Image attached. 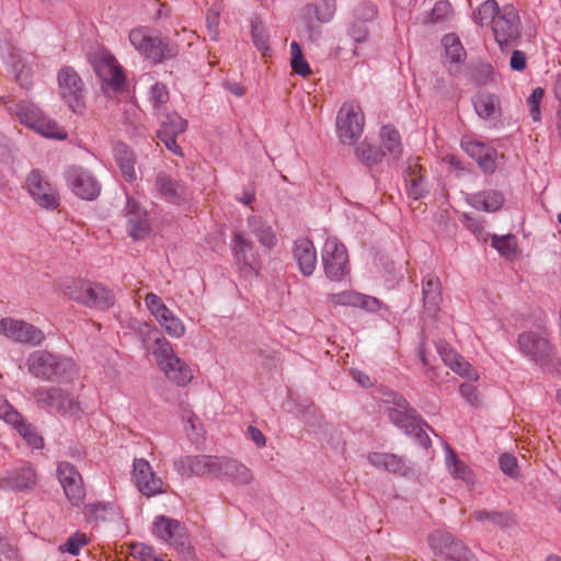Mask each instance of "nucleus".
I'll use <instances>...</instances> for the list:
<instances>
[{
	"instance_id": "f257e3e1",
	"label": "nucleus",
	"mask_w": 561,
	"mask_h": 561,
	"mask_svg": "<svg viewBox=\"0 0 561 561\" xmlns=\"http://www.w3.org/2000/svg\"><path fill=\"white\" fill-rule=\"evenodd\" d=\"M26 366L28 373L43 380H70L76 374V364L72 359L44 350L32 352Z\"/></svg>"
},
{
	"instance_id": "f03ea898",
	"label": "nucleus",
	"mask_w": 561,
	"mask_h": 561,
	"mask_svg": "<svg viewBox=\"0 0 561 561\" xmlns=\"http://www.w3.org/2000/svg\"><path fill=\"white\" fill-rule=\"evenodd\" d=\"M129 42L141 56L154 62L172 59L179 53L176 44L167 38L152 35L146 27L131 30L129 33Z\"/></svg>"
},
{
	"instance_id": "7ed1b4c3",
	"label": "nucleus",
	"mask_w": 561,
	"mask_h": 561,
	"mask_svg": "<svg viewBox=\"0 0 561 561\" xmlns=\"http://www.w3.org/2000/svg\"><path fill=\"white\" fill-rule=\"evenodd\" d=\"M388 417L407 435L413 436L420 446L424 448L431 446V439L424 431V426L428 427V425L416 415L404 398L396 397L393 399V407L388 409Z\"/></svg>"
},
{
	"instance_id": "20e7f679",
	"label": "nucleus",
	"mask_w": 561,
	"mask_h": 561,
	"mask_svg": "<svg viewBox=\"0 0 561 561\" xmlns=\"http://www.w3.org/2000/svg\"><path fill=\"white\" fill-rule=\"evenodd\" d=\"M25 188L32 199L41 208L55 210L60 204L57 186L51 183L47 174L38 169L32 170L25 179Z\"/></svg>"
},
{
	"instance_id": "39448f33",
	"label": "nucleus",
	"mask_w": 561,
	"mask_h": 561,
	"mask_svg": "<svg viewBox=\"0 0 561 561\" xmlns=\"http://www.w3.org/2000/svg\"><path fill=\"white\" fill-rule=\"evenodd\" d=\"M325 276L332 282H341L350 274L348 254L343 243L335 237H328L321 251Z\"/></svg>"
},
{
	"instance_id": "423d86ee",
	"label": "nucleus",
	"mask_w": 561,
	"mask_h": 561,
	"mask_svg": "<svg viewBox=\"0 0 561 561\" xmlns=\"http://www.w3.org/2000/svg\"><path fill=\"white\" fill-rule=\"evenodd\" d=\"M31 394L41 408L49 411L70 416H77L81 411L79 402L60 388L38 387Z\"/></svg>"
},
{
	"instance_id": "0eeeda50",
	"label": "nucleus",
	"mask_w": 561,
	"mask_h": 561,
	"mask_svg": "<svg viewBox=\"0 0 561 561\" xmlns=\"http://www.w3.org/2000/svg\"><path fill=\"white\" fill-rule=\"evenodd\" d=\"M231 252L234 263L244 278H253L259 275L261 267L260 256L254 243L247 238L244 232H233Z\"/></svg>"
},
{
	"instance_id": "6e6552de",
	"label": "nucleus",
	"mask_w": 561,
	"mask_h": 561,
	"mask_svg": "<svg viewBox=\"0 0 561 561\" xmlns=\"http://www.w3.org/2000/svg\"><path fill=\"white\" fill-rule=\"evenodd\" d=\"M517 344L519 352L529 360L541 367L549 363L553 346L546 329L522 332L517 337Z\"/></svg>"
},
{
	"instance_id": "1a4fd4ad",
	"label": "nucleus",
	"mask_w": 561,
	"mask_h": 561,
	"mask_svg": "<svg viewBox=\"0 0 561 561\" xmlns=\"http://www.w3.org/2000/svg\"><path fill=\"white\" fill-rule=\"evenodd\" d=\"M495 42L502 50L516 46L520 38V19L514 5L502 7L501 14L492 25Z\"/></svg>"
},
{
	"instance_id": "9d476101",
	"label": "nucleus",
	"mask_w": 561,
	"mask_h": 561,
	"mask_svg": "<svg viewBox=\"0 0 561 561\" xmlns=\"http://www.w3.org/2000/svg\"><path fill=\"white\" fill-rule=\"evenodd\" d=\"M91 61L105 92H119L123 90L125 76L122 67L112 54L99 51L93 55Z\"/></svg>"
},
{
	"instance_id": "9b49d317",
	"label": "nucleus",
	"mask_w": 561,
	"mask_h": 561,
	"mask_svg": "<svg viewBox=\"0 0 561 561\" xmlns=\"http://www.w3.org/2000/svg\"><path fill=\"white\" fill-rule=\"evenodd\" d=\"M364 115L360 106L354 101L345 102L337 113L336 129L343 144H352L360 137Z\"/></svg>"
},
{
	"instance_id": "f8f14e48",
	"label": "nucleus",
	"mask_w": 561,
	"mask_h": 561,
	"mask_svg": "<svg viewBox=\"0 0 561 561\" xmlns=\"http://www.w3.org/2000/svg\"><path fill=\"white\" fill-rule=\"evenodd\" d=\"M0 335L12 342L31 346H38L45 340L44 332L34 324L10 317L0 320Z\"/></svg>"
},
{
	"instance_id": "ddd939ff",
	"label": "nucleus",
	"mask_w": 561,
	"mask_h": 561,
	"mask_svg": "<svg viewBox=\"0 0 561 561\" xmlns=\"http://www.w3.org/2000/svg\"><path fill=\"white\" fill-rule=\"evenodd\" d=\"M57 79L61 99L75 113L81 112L84 107V88L78 72L71 67H62Z\"/></svg>"
},
{
	"instance_id": "4468645a",
	"label": "nucleus",
	"mask_w": 561,
	"mask_h": 561,
	"mask_svg": "<svg viewBox=\"0 0 561 561\" xmlns=\"http://www.w3.org/2000/svg\"><path fill=\"white\" fill-rule=\"evenodd\" d=\"M126 230L128 236L135 240H144L151 230L148 210L134 196L126 194L124 207Z\"/></svg>"
},
{
	"instance_id": "2eb2a0df",
	"label": "nucleus",
	"mask_w": 561,
	"mask_h": 561,
	"mask_svg": "<svg viewBox=\"0 0 561 561\" xmlns=\"http://www.w3.org/2000/svg\"><path fill=\"white\" fill-rule=\"evenodd\" d=\"M65 180L70 191L81 199L93 201L100 195V183L81 167H69L65 172Z\"/></svg>"
},
{
	"instance_id": "dca6fc26",
	"label": "nucleus",
	"mask_w": 561,
	"mask_h": 561,
	"mask_svg": "<svg viewBox=\"0 0 561 561\" xmlns=\"http://www.w3.org/2000/svg\"><path fill=\"white\" fill-rule=\"evenodd\" d=\"M218 463V456H183L174 461V469L179 474L183 477H201L207 474L216 478Z\"/></svg>"
},
{
	"instance_id": "f3484780",
	"label": "nucleus",
	"mask_w": 561,
	"mask_h": 561,
	"mask_svg": "<svg viewBox=\"0 0 561 561\" xmlns=\"http://www.w3.org/2000/svg\"><path fill=\"white\" fill-rule=\"evenodd\" d=\"M152 534L175 549H184L187 545L185 526L178 519L163 515L157 516L152 523Z\"/></svg>"
},
{
	"instance_id": "a211bd4d",
	"label": "nucleus",
	"mask_w": 561,
	"mask_h": 561,
	"mask_svg": "<svg viewBox=\"0 0 561 561\" xmlns=\"http://www.w3.org/2000/svg\"><path fill=\"white\" fill-rule=\"evenodd\" d=\"M133 481L139 492L147 497L164 492L162 479L153 472L150 462L144 458L134 459Z\"/></svg>"
},
{
	"instance_id": "6ab92c4d",
	"label": "nucleus",
	"mask_w": 561,
	"mask_h": 561,
	"mask_svg": "<svg viewBox=\"0 0 561 561\" xmlns=\"http://www.w3.org/2000/svg\"><path fill=\"white\" fill-rule=\"evenodd\" d=\"M57 477L68 501L75 506L80 505L85 496V491L81 474L75 466L67 461L59 462Z\"/></svg>"
},
{
	"instance_id": "aec40b11",
	"label": "nucleus",
	"mask_w": 561,
	"mask_h": 561,
	"mask_svg": "<svg viewBox=\"0 0 561 561\" xmlns=\"http://www.w3.org/2000/svg\"><path fill=\"white\" fill-rule=\"evenodd\" d=\"M157 195L173 205H184L191 199L190 190L164 172L157 173L153 184Z\"/></svg>"
},
{
	"instance_id": "412c9836",
	"label": "nucleus",
	"mask_w": 561,
	"mask_h": 561,
	"mask_svg": "<svg viewBox=\"0 0 561 561\" xmlns=\"http://www.w3.org/2000/svg\"><path fill=\"white\" fill-rule=\"evenodd\" d=\"M187 128V121L178 113H169L161 122L157 131L158 138L164 144L165 148L176 156H183L180 145L176 142L178 136L182 135Z\"/></svg>"
},
{
	"instance_id": "4be33fe9",
	"label": "nucleus",
	"mask_w": 561,
	"mask_h": 561,
	"mask_svg": "<svg viewBox=\"0 0 561 561\" xmlns=\"http://www.w3.org/2000/svg\"><path fill=\"white\" fill-rule=\"evenodd\" d=\"M461 148L477 161L484 173L492 174L496 170L497 151L493 147L478 140L462 139Z\"/></svg>"
},
{
	"instance_id": "5701e85b",
	"label": "nucleus",
	"mask_w": 561,
	"mask_h": 561,
	"mask_svg": "<svg viewBox=\"0 0 561 561\" xmlns=\"http://www.w3.org/2000/svg\"><path fill=\"white\" fill-rule=\"evenodd\" d=\"M329 300L334 306L356 307L368 312H377L382 307V302L376 297L364 295L355 290L330 294Z\"/></svg>"
},
{
	"instance_id": "b1692460",
	"label": "nucleus",
	"mask_w": 561,
	"mask_h": 561,
	"mask_svg": "<svg viewBox=\"0 0 561 561\" xmlns=\"http://www.w3.org/2000/svg\"><path fill=\"white\" fill-rule=\"evenodd\" d=\"M367 461L378 470L407 477L412 472L409 462L396 454L371 451L366 456Z\"/></svg>"
},
{
	"instance_id": "393cba45",
	"label": "nucleus",
	"mask_w": 561,
	"mask_h": 561,
	"mask_svg": "<svg viewBox=\"0 0 561 561\" xmlns=\"http://www.w3.org/2000/svg\"><path fill=\"white\" fill-rule=\"evenodd\" d=\"M216 479H227L238 485L250 484L253 480L251 470L237 459L219 457Z\"/></svg>"
},
{
	"instance_id": "a878e982",
	"label": "nucleus",
	"mask_w": 561,
	"mask_h": 561,
	"mask_svg": "<svg viewBox=\"0 0 561 561\" xmlns=\"http://www.w3.org/2000/svg\"><path fill=\"white\" fill-rule=\"evenodd\" d=\"M37 481L35 469L30 463L9 471L1 479V486L13 491L31 490Z\"/></svg>"
},
{
	"instance_id": "bb28decb",
	"label": "nucleus",
	"mask_w": 561,
	"mask_h": 561,
	"mask_svg": "<svg viewBox=\"0 0 561 561\" xmlns=\"http://www.w3.org/2000/svg\"><path fill=\"white\" fill-rule=\"evenodd\" d=\"M293 255L304 276H310L317 266V250L308 238L297 239L294 243Z\"/></svg>"
},
{
	"instance_id": "cd10ccee",
	"label": "nucleus",
	"mask_w": 561,
	"mask_h": 561,
	"mask_svg": "<svg viewBox=\"0 0 561 561\" xmlns=\"http://www.w3.org/2000/svg\"><path fill=\"white\" fill-rule=\"evenodd\" d=\"M437 351L444 363L459 376L476 381L479 378L477 370L461 355L444 344L437 345Z\"/></svg>"
},
{
	"instance_id": "c85d7f7f",
	"label": "nucleus",
	"mask_w": 561,
	"mask_h": 561,
	"mask_svg": "<svg viewBox=\"0 0 561 561\" xmlns=\"http://www.w3.org/2000/svg\"><path fill=\"white\" fill-rule=\"evenodd\" d=\"M504 195L497 190H484L477 193L468 194L466 202L477 210L485 213H495L500 210L504 204Z\"/></svg>"
},
{
	"instance_id": "c756f323",
	"label": "nucleus",
	"mask_w": 561,
	"mask_h": 561,
	"mask_svg": "<svg viewBox=\"0 0 561 561\" xmlns=\"http://www.w3.org/2000/svg\"><path fill=\"white\" fill-rule=\"evenodd\" d=\"M83 306L89 308L108 309L115 304V297L111 289L101 283L88 282Z\"/></svg>"
},
{
	"instance_id": "7c9ffc66",
	"label": "nucleus",
	"mask_w": 561,
	"mask_h": 561,
	"mask_svg": "<svg viewBox=\"0 0 561 561\" xmlns=\"http://www.w3.org/2000/svg\"><path fill=\"white\" fill-rule=\"evenodd\" d=\"M247 225L251 234H253L260 244L267 250H272L277 244V237L271 225L262 217L251 215L247 219Z\"/></svg>"
},
{
	"instance_id": "2f4dec72",
	"label": "nucleus",
	"mask_w": 561,
	"mask_h": 561,
	"mask_svg": "<svg viewBox=\"0 0 561 561\" xmlns=\"http://www.w3.org/2000/svg\"><path fill=\"white\" fill-rule=\"evenodd\" d=\"M167 378L178 386H185L193 379V370L178 355L159 366Z\"/></svg>"
},
{
	"instance_id": "473e14b6",
	"label": "nucleus",
	"mask_w": 561,
	"mask_h": 561,
	"mask_svg": "<svg viewBox=\"0 0 561 561\" xmlns=\"http://www.w3.org/2000/svg\"><path fill=\"white\" fill-rule=\"evenodd\" d=\"M379 136L382 151L389 156L390 161H398L403 151L399 131L393 126L386 125L381 127Z\"/></svg>"
},
{
	"instance_id": "72a5a7b5",
	"label": "nucleus",
	"mask_w": 561,
	"mask_h": 561,
	"mask_svg": "<svg viewBox=\"0 0 561 561\" xmlns=\"http://www.w3.org/2000/svg\"><path fill=\"white\" fill-rule=\"evenodd\" d=\"M10 56L16 80L22 87H27L33 72L32 64L34 61V56L27 53H23L15 47L12 48Z\"/></svg>"
},
{
	"instance_id": "f704fd0d",
	"label": "nucleus",
	"mask_w": 561,
	"mask_h": 561,
	"mask_svg": "<svg viewBox=\"0 0 561 561\" xmlns=\"http://www.w3.org/2000/svg\"><path fill=\"white\" fill-rule=\"evenodd\" d=\"M114 157L124 179L128 182L135 181L137 179L135 170L136 157L128 146L123 142L116 144Z\"/></svg>"
},
{
	"instance_id": "c9c22d12",
	"label": "nucleus",
	"mask_w": 561,
	"mask_h": 561,
	"mask_svg": "<svg viewBox=\"0 0 561 561\" xmlns=\"http://www.w3.org/2000/svg\"><path fill=\"white\" fill-rule=\"evenodd\" d=\"M88 282L82 278L65 277L58 280V290L69 299L83 305Z\"/></svg>"
},
{
	"instance_id": "e433bc0d",
	"label": "nucleus",
	"mask_w": 561,
	"mask_h": 561,
	"mask_svg": "<svg viewBox=\"0 0 561 561\" xmlns=\"http://www.w3.org/2000/svg\"><path fill=\"white\" fill-rule=\"evenodd\" d=\"M440 282L436 276L427 275L423 279L424 306L430 312H435L442 300Z\"/></svg>"
},
{
	"instance_id": "4c0bfd02",
	"label": "nucleus",
	"mask_w": 561,
	"mask_h": 561,
	"mask_svg": "<svg viewBox=\"0 0 561 561\" xmlns=\"http://www.w3.org/2000/svg\"><path fill=\"white\" fill-rule=\"evenodd\" d=\"M445 462L453 478L466 482L471 481L472 472L469 467L458 459L456 453L449 446L445 447Z\"/></svg>"
},
{
	"instance_id": "58836bf2",
	"label": "nucleus",
	"mask_w": 561,
	"mask_h": 561,
	"mask_svg": "<svg viewBox=\"0 0 561 561\" xmlns=\"http://www.w3.org/2000/svg\"><path fill=\"white\" fill-rule=\"evenodd\" d=\"M472 518L481 524H491L501 528L510 527L514 520L507 513L478 510L472 513Z\"/></svg>"
},
{
	"instance_id": "ea45409f",
	"label": "nucleus",
	"mask_w": 561,
	"mask_h": 561,
	"mask_svg": "<svg viewBox=\"0 0 561 561\" xmlns=\"http://www.w3.org/2000/svg\"><path fill=\"white\" fill-rule=\"evenodd\" d=\"M251 38L255 48L263 55L270 51V31L259 18L251 20Z\"/></svg>"
},
{
	"instance_id": "a19ab883",
	"label": "nucleus",
	"mask_w": 561,
	"mask_h": 561,
	"mask_svg": "<svg viewBox=\"0 0 561 561\" xmlns=\"http://www.w3.org/2000/svg\"><path fill=\"white\" fill-rule=\"evenodd\" d=\"M355 154L363 164L369 168L379 164L386 156L381 148L367 142H360L355 149Z\"/></svg>"
},
{
	"instance_id": "79ce46f5",
	"label": "nucleus",
	"mask_w": 561,
	"mask_h": 561,
	"mask_svg": "<svg viewBox=\"0 0 561 561\" xmlns=\"http://www.w3.org/2000/svg\"><path fill=\"white\" fill-rule=\"evenodd\" d=\"M501 9L495 0H486L479 5L474 13V22L480 26L493 25L501 14Z\"/></svg>"
},
{
	"instance_id": "37998d69",
	"label": "nucleus",
	"mask_w": 561,
	"mask_h": 561,
	"mask_svg": "<svg viewBox=\"0 0 561 561\" xmlns=\"http://www.w3.org/2000/svg\"><path fill=\"white\" fill-rule=\"evenodd\" d=\"M472 102L477 114L484 119L493 116L499 106L497 96L490 93H480Z\"/></svg>"
},
{
	"instance_id": "c03bdc74",
	"label": "nucleus",
	"mask_w": 561,
	"mask_h": 561,
	"mask_svg": "<svg viewBox=\"0 0 561 561\" xmlns=\"http://www.w3.org/2000/svg\"><path fill=\"white\" fill-rule=\"evenodd\" d=\"M147 351L154 356L158 366H161L168 362L169 358L176 355L173 351L172 344L161 334L154 337V342L149 346V348H147Z\"/></svg>"
},
{
	"instance_id": "a18cd8bd",
	"label": "nucleus",
	"mask_w": 561,
	"mask_h": 561,
	"mask_svg": "<svg viewBox=\"0 0 561 561\" xmlns=\"http://www.w3.org/2000/svg\"><path fill=\"white\" fill-rule=\"evenodd\" d=\"M33 129L47 138L59 140L67 138V131L61 128L54 119L44 114Z\"/></svg>"
},
{
	"instance_id": "49530a36",
	"label": "nucleus",
	"mask_w": 561,
	"mask_h": 561,
	"mask_svg": "<svg viewBox=\"0 0 561 561\" xmlns=\"http://www.w3.org/2000/svg\"><path fill=\"white\" fill-rule=\"evenodd\" d=\"M290 67L293 71L300 77H307L311 73L310 66L304 56L302 49L295 41L290 43Z\"/></svg>"
},
{
	"instance_id": "de8ad7c7",
	"label": "nucleus",
	"mask_w": 561,
	"mask_h": 561,
	"mask_svg": "<svg viewBox=\"0 0 561 561\" xmlns=\"http://www.w3.org/2000/svg\"><path fill=\"white\" fill-rule=\"evenodd\" d=\"M442 44L446 51V57L451 62H460L466 56V51L457 35L450 33L443 37Z\"/></svg>"
},
{
	"instance_id": "09e8293b",
	"label": "nucleus",
	"mask_w": 561,
	"mask_h": 561,
	"mask_svg": "<svg viewBox=\"0 0 561 561\" xmlns=\"http://www.w3.org/2000/svg\"><path fill=\"white\" fill-rule=\"evenodd\" d=\"M14 430L25 439V442L34 449H41L44 446L43 438L38 435L35 427L25 422L23 417L13 425Z\"/></svg>"
},
{
	"instance_id": "8fccbe9b",
	"label": "nucleus",
	"mask_w": 561,
	"mask_h": 561,
	"mask_svg": "<svg viewBox=\"0 0 561 561\" xmlns=\"http://www.w3.org/2000/svg\"><path fill=\"white\" fill-rule=\"evenodd\" d=\"M18 115L22 124L33 129L43 113L36 105L23 102L18 105Z\"/></svg>"
},
{
	"instance_id": "3c124183",
	"label": "nucleus",
	"mask_w": 561,
	"mask_h": 561,
	"mask_svg": "<svg viewBox=\"0 0 561 561\" xmlns=\"http://www.w3.org/2000/svg\"><path fill=\"white\" fill-rule=\"evenodd\" d=\"M146 80L151 82L149 91V101L156 110H159L169 101L168 88L163 83L153 81V79L150 76H148Z\"/></svg>"
},
{
	"instance_id": "603ef678",
	"label": "nucleus",
	"mask_w": 561,
	"mask_h": 561,
	"mask_svg": "<svg viewBox=\"0 0 561 561\" xmlns=\"http://www.w3.org/2000/svg\"><path fill=\"white\" fill-rule=\"evenodd\" d=\"M448 550H439V557L450 561H473L471 552L459 540L448 546Z\"/></svg>"
},
{
	"instance_id": "864d4df0",
	"label": "nucleus",
	"mask_w": 561,
	"mask_h": 561,
	"mask_svg": "<svg viewBox=\"0 0 561 561\" xmlns=\"http://www.w3.org/2000/svg\"><path fill=\"white\" fill-rule=\"evenodd\" d=\"M222 7L219 3L211 5L206 14V26L210 41L217 42L220 36L219 23Z\"/></svg>"
},
{
	"instance_id": "5fc2aeb1",
	"label": "nucleus",
	"mask_w": 561,
	"mask_h": 561,
	"mask_svg": "<svg viewBox=\"0 0 561 561\" xmlns=\"http://www.w3.org/2000/svg\"><path fill=\"white\" fill-rule=\"evenodd\" d=\"M112 508L108 502L90 503L84 506L83 514L90 522L105 520Z\"/></svg>"
},
{
	"instance_id": "6e6d98bb",
	"label": "nucleus",
	"mask_w": 561,
	"mask_h": 561,
	"mask_svg": "<svg viewBox=\"0 0 561 561\" xmlns=\"http://www.w3.org/2000/svg\"><path fill=\"white\" fill-rule=\"evenodd\" d=\"M455 538L445 530H435L428 536V545L436 556H439V550H448V546L455 542Z\"/></svg>"
},
{
	"instance_id": "4d7b16f0",
	"label": "nucleus",
	"mask_w": 561,
	"mask_h": 561,
	"mask_svg": "<svg viewBox=\"0 0 561 561\" xmlns=\"http://www.w3.org/2000/svg\"><path fill=\"white\" fill-rule=\"evenodd\" d=\"M158 323L163 328L165 333L173 339H180L184 336L186 332L183 321L173 312Z\"/></svg>"
},
{
	"instance_id": "13d9d810",
	"label": "nucleus",
	"mask_w": 561,
	"mask_h": 561,
	"mask_svg": "<svg viewBox=\"0 0 561 561\" xmlns=\"http://www.w3.org/2000/svg\"><path fill=\"white\" fill-rule=\"evenodd\" d=\"M314 10L316 16L319 22H330L336 10V0H319L316 4L311 5Z\"/></svg>"
},
{
	"instance_id": "bf43d9fd",
	"label": "nucleus",
	"mask_w": 561,
	"mask_h": 561,
	"mask_svg": "<svg viewBox=\"0 0 561 561\" xmlns=\"http://www.w3.org/2000/svg\"><path fill=\"white\" fill-rule=\"evenodd\" d=\"M492 245L504 256H511L516 251L515 238L511 234L507 236H492Z\"/></svg>"
},
{
	"instance_id": "052dcab7",
	"label": "nucleus",
	"mask_w": 561,
	"mask_h": 561,
	"mask_svg": "<svg viewBox=\"0 0 561 561\" xmlns=\"http://www.w3.org/2000/svg\"><path fill=\"white\" fill-rule=\"evenodd\" d=\"M545 96V90L541 87H537L533 90L531 94L527 99L529 106V114L534 122L541 121L540 105Z\"/></svg>"
},
{
	"instance_id": "680f3d73",
	"label": "nucleus",
	"mask_w": 561,
	"mask_h": 561,
	"mask_svg": "<svg viewBox=\"0 0 561 561\" xmlns=\"http://www.w3.org/2000/svg\"><path fill=\"white\" fill-rule=\"evenodd\" d=\"M377 16V8L371 2H360L353 11V20L367 23Z\"/></svg>"
},
{
	"instance_id": "e2e57ef3",
	"label": "nucleus",
	"mask_w": 561,
	"mask_h": 561,
	"mask_svg": "<svg viewBox=\"0 0 561 561\" xmlns=\"http://www.w3.org/2000/svg\"><path fill=\"white\" fill-rule=\"evenodd\" d=\"M89 539L85 534L76 533L70 536L67 541L60 546L62 552H68L71 556H78L83 546L88 543Z\"/></svg>"
},
{
	"instance_id": "0e129e2a",
	"label": "nucleus",
	"mask_w": 561,
	"mask_h": 561,
	"mask_svg": "<svg viewBox=\"0 0 561 561\" xmlns=\"http://www.w3.org/2000/svg\"><path fill=\"white\" fill-rule=\"evenodd\" d=\"M136 334L140 340L142 347L147 350L149 348L150 343L154 342V337L160 335V332L154 325H151L147 322H140L136 329Z\"/></svg>"
},
{
	"instance_id": "69168bd1",
	"label": "nucleus",
	"mask_w": 561,
	"mask_h": 561,
	"mask_svg": "<svg viewBox=\"0 0 561 561\" xmlns=\"http://www.w3.org/2000/svg\"><path fill=\"white\" fill-rule=\"evenodd\" d=\"M22 415L15 410L10 402L0 396V419L10 425H14Z\"/></svg>"
},
{
	"instance_id": "338daca9",
	"label": "nucleus",
	"mask_w": 561,
	"mask_h": 561,
	"mask_svg": "<svg viewBox=\"0 0 561 561\" xmlns=\"http://www.w3.org/2000/svg\"><path fill=\"white\" fill-rule=\"evenodd\" d=\"M408 195L414 199L423 197L426 193V187L422 176L409 178L405 180Z\"/></svg>"
},
{
	"instance_id": "774afa93",
	"label": "nucleus",
	"mask_w": 561,
	"mask_h": 561,
	"mask_svg": "<svg viewBox=\"0 0 561 561\" xmlns=\"http://www.w3.org/2000/svg\"><path fill=\"white\" fill-rule=\"evenodd\" d=\"M451 13V5L448 1H438L435 3L430 21L433 23H437L439 21H443Z\"/></svg>"
}]
</instances>
